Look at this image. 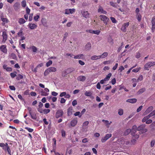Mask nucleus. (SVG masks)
Masks as SVG:
<instances>
[{
	"mask_svg": "<svg viewBox=\"0 0 155 155\" xmlns=\"http://www.w3.org/2000/svg\"><path fill=\"white\" fill-rule=\"evenodd\" d=\"M155 65V61L149 62L146 63L144 65V68L145 70H149V68Z\"/></svg>",
	"mask_w": 155,
	"mask_h": 155,
	"instance_id": "nucleus-1",
	"label": "nucleus"
},
{
	"mask_svg": "<svg viewBox=\"0 0 155 155\" xmlns=\"http://www.w3.org/2000/svg\"><path fill=\"white\" fill-rule=\"evenodd\" d=\"M101 20L103 21V22L106 25L108 24V22L109 21V19L105 15H101L100 16Z\"/></svg>",
	"mask_w": 155,
	"mask_h": 155,
	"instance_id": "nucleus-2",
	"label": "nucleus"
},
{
	"mask_svg": "<svg viewBox=\"0 0 155 155\" xmlns=\"http://www.w3.org/2000/svg\"><path fill=\"white\" fill-rule=\"evenodd\" d=\"M49 90L47 88H45L44 89H41L40 91L41 95V96H46L49 94Z\"/></svg>",
	"mask_w": 155,
	"mask_h": 155,
	"instance_id": "nucleus-3",
	"label": "nucleus"
},
{
	"mask_svg": "<svg viewBox=\"0 0 155 155\" xmlns=\"http://www.w3.org/2000/svg\"><path fill=\"white\" fill-rule=\"evenodd\" d=\"M145 126V125L143 124L139 126L137 128V130L138 131L141 130L142 133H144L147 131V129L144 128Z\"/></svg>",
	"mask_w": 155,
	"mask_h": 155,
	"instance_id": "nucleus-4",
	"label": "nucleus"
},
{
	"mask_svg": "<svg viewBox=\"0 0 155 155\" xmlns=\"http://www.w3.org/2000/svg\"><path fill=\"white\" fill-rule=\"evenodd\" d=\"M112 136L111 134H107L105 135L104 137H103L101 139V141L102 143L105 142L108 139Z\"/></svg>",
	"mask_w": 155,
	"mask_h": 155,
	"instance_id": "nucleus-5",
	"label": "nucleus"
},
{
	"mask_svg": "<svg viewBox=\"0 0 155 155\" xmlns=\"http://www.w3.org/2000/svg\"><path fill=\"white\" fill-rule=\"evenodd\" d=\"M129 23L128 22L123 25L120 28L121 30L124 32H126L127 31V28L129 25Z\"/></svg>",
	"mask_w": 155,
	"mask_h": 155,
	"instance_id": "nucleus-6",
	"label": "nucleus"
},
{
	"mask_svg": "<svg viewBox=\"0 0 155 155\" xmlns=\"http://www.w3.org/2000/svg\"><path fill=\"white\" fill-rule=\"evenodd\" d=\"M75 12V9L74 8L66 9L65 10V14L69 15L70 14H72Z\"/></svg>",
	"mask_w": 155,
	"mask_h": 155,
	"instance_id": "nucleus-7",
	"label": "nucleus"
},
{
	"mask_svg": "<svg viewBox=\"0 0 155 155\" xmlns=\"http://www.w3.org/2000/svg\"><path fill=\"white\" fill-rule=\"evenodd\" d=\"M63 111L62 110H57L56 114V117L58 118L61 117L63 115Z\"/></svg>",
	"mask_w": 155,
	"mask_h": 155,
	"instance_id": "nucleus-8",
	"label": "nucleus"
},
{
	"mask_svg": "<svg viewBox=\"0 0 155 155\" xmlns=\"http://www.w3.org/2000/svg\"><path fill=\"white\" fill-rule=\"evenodd\" d=\"M1 19L2 21V24L3 25L5 24L8 23L9 22L7 18H4V16L2 14V15L1 16Z\"/></svg>",
	"mask_w": 155,
	"mask_h": 155,
	"instance_id": "nucleus-9",
	"label": "nucleus"
},
{
	"mask_svg": "<svg viewBox=\"0 0 155 155\" xmlns=\"http://www.w3.org/2000/svg\"><path fill=\"white\" fill-rule=\"evenodd\" d=\"M2 36L3 37L2 42L4 43H5L7 38V35L5 31H3Z\"/></svg>",
	"mask_w": 155,
	"mask_h": 155,
	"instance_id": "nucleus-10",
	"label": "nucleus"
},
{
	"mask_svg": "<svg viewBox=\"0 0 155 155\" xmlns=\"http://www.w3.org/2000/svg\"><path fill=\"white\" fill-rule=\"evenodd\" d=\"M98 12L99 13L105 15H106L107 14V12L106 11L104 10L103 8L100 6H99V8L98 9Z\"/></svg>",
	"mask_w": 155,
	"mask_h": 155,
	"instance_id": "nucleus-11",
	"label": "nucleus"
},
{
	"mask_svg": "<svg viewBox=\"0 0 155 155\" xmlns=\"http://www.w3.org/2000/svg\"><path fill=\"white\" fill-rule=\"evenodd\" d=\"M28 26L31 29H33L36 28L37 27V25L35 24L29 23Z\"/></svg>",
	"mask_w": 155,
	"mask_h": 155,
	"instance_id": "nucleus-12",
	"label": "nucleus"
},
{
	"mask_svg": "<svg viewBox=\"0 0 155 155\" xmlns=\"http://www.w3.org/2000/svg\"><path fill=\"white\" fill-rule=\"evenodd\" d=\"M13 7L15 10L18 11L20 7V4L18 2L15 3L13 5Z\"/></svg>",
	"mask_w": 155,
	"mask_h": 155,
	"instance_id": "nucleus-13",
	"label": "nucleus"
},
{
	"mask_svg": "<svg viewBox=\"0 0 155 155\" xmlns=\"http://www.w3.org/2000/svg\"><path fill=\"white\" fill-rule=\"evenodd\" d=\"M78 121L77 119H74L72 120L71 122L70 125L71 127H74L77 124Z\"/></svg>",
	"mask_w": 155,
	"mask_h": 155,
	"instance_id": "nucleus-14",
	"label": "nucleus"
},
{
	"mask_svg": "<svg viewBox=\"0 0 155 155\" xmlns=\"http://www.w3.org/2000/svg\"><path fill=\"white\" fill-rule=\"evenodd\" d=\"M1 51L3 53H6L7 52V49L6 48V46L5 45H2L0 47Z\"/></svg>",
	"mask_w": 155,
	"mask_h": 155,
	"instance_id": "nucleus-15",
	"label": "nucleus"
},
{
	"mask_svg": "<svg viewBox=\"0 0 155 155\" xmlns=\"http://www.w3.org/2000/svg\"><path fill=\"white\" fill-rule=\"evenodd\" d=\"M41 21L42 24L44 26H47V21L46 18H42L41 19Z\"/></svg>",
	"mask_w": 155,
	"mask_h": 155,
	"instance_id": "nucleus-16",
	"label": "nucleus"
},
{
	"mask_svg": "<svg viewBox=\"0 0 155 155\" xmlns=\"http://www.w3.org/2000/svg\"><path fill=\"white\" fill-rule=\"evenodd\" d=\"M137 130V126L136 125H134L133 126L132 129L131 130L132 135H133V134H135Z\"/></svg>",
	"mask_w": 155,
	"mask_h": 155,
	"instance_id": "nucleus-17",
	"label": "nucleus"
},
{
	"mask_svg": "<svg viewBox=\"0 0 155 155\" xmlns=\"http://www.w3.org/2000/svg\"><path fill=\"white\" fill-rule=\"evenodd\" d=\"M8 146V144L7 143L5 144L2 143H0V147H2L5 151H6V148Z\"/></svg>",
	"mask_w": 155,
	"mask_h": 155,
	"instance_id": "nucleus-18",
	"label": "nucleus"
},
{
	"mask_svg": "<svg viewBox=\"0 0 155 155\" xmlns=\"http://www.w3.org/2000/svg\"><path fill=\"white\" fill-rule=\"evenodd\" d=\"M82 14L83 16L86 18H87L89 17V14L87 11H83L82 12Z\"/></svg>",
	"mask_w": 155,
	"mask_h": 155,
	"instance_id": "nucleus-19",
	"label": "nucleus"
},
{
	"mask_svg": "<svg viewBox=\"0 0 155 155\" xmlns=\"http://www.w3.org/2000/svg\"><path fill=\"white\" fill-rule=\"evenodd\" d=\"M137 101V99L136 98L130 99L127 100L126 102L131 103H134Z\"/></svg>",
	"mask_w": 155,
	"mask_h": 155,
	"instance_id": "nucleus-20",
	"label": "nucleus"
},
{
	"mask_svg": "<svg viewBox=\"0 0 155 155\" xmlns=\"http://www.w3.org/2000/svg\"><path fill=\"white\" fill-rule=\"evenodd\" d=\"M74 59H83L84 58V56L83 54H81L74 56Z\"/></svg>",
	"mask_w": 155,
	"mask_h": 155,
	"instance_id": "nucleus-21",
	"label": "nucleus"
},
{
	"mask_svg": "<svg viewBox=\"0 0 155 155\" xmlns=\"http://www.w3.org/2000/svg\"><path fill=\"white\" fill-rule=\"evenodd\" d=\"M86 77L84 76H80L77 78L78 81H83L86 79Z\"/></svg>",
	"mask_w": 155,
	"mask_h": 155,
	"instance_id": "nucleus-22",
	"label": "nucleus"
},
{
	"mask_svg": "<svg viewBox=\"0 0 155 155\" xmlns=\"http://www.w3.org/2000/svg\"><path fill=\"white\" fill-rule=\"evenodd\" d=\"M153 109V107L152 106H150L146 110L145 113L147 114L150 113V111H152Z\"/></svg>",
	"mask_w": 155,
	"mask_h": 155,
	"instance_id": "nucleus-23",
	"label": "nucleus"
},
{
	"mask_svg": "<svg viewBox=\"0 0 155 155\" xmlns=\"http://www.w3.org/2000/svg\"><path fill=\"white\" fill-rule=\"evenodd\" d=\"M108 55V53L107 52L103 53L102 55H100V58H105Z\"/></svg>",
	"mask_w": 155,
	"mask_h": 155,
	"instance_id": "nucleus-24",
	"label": "nucleus"
},
{
	"mask_svg": "<svg viewBox=\"0 0 155 155\" xmlns=\"http://www.w3.org/2000/svg\"><path fill=\"white\" fill-rule=\"evenodd\" d=\"M18 22L20 24H22L25 23L26 22V21L23 18H20L18 19Z\"/></svg>",
	"mask_w": 155,
	"mask_h": 155,
	"instance_id": "nucleus-25",
	"label": "nucleus"
},
{
	"mask_svg": "<svg viewBox=\"0 0 155 155\" xmlns=\"http://www.w3.org/2000/svg\"><path fill=\"white\" fill-rule=\"evenodd\" d=\"M100 56H99L94 55L91 57V59L92 60H95L100 59Z\"/></svg>",
	"mask_w": 155,
	"mask_h": 155,
	"instance_id": "nucleus-26",
	"label": "nucleus"
},
{
	"mask_svg": "<svg viewBox=\"0 0 155 155\" xmlns=\"http://www.w3.org/2000/svg\"><path fill=\"white\" fill-rule=\"evenodd\" d=\"M112 75V74L111 73L108 74L106 76V77L104 78V80L106 81H108L110 79V77Z\"/></svg>",
	"mask_w": 155,
	"mask_h": 155,
	"instance_id": "nucleus-27",
	"label": "nucleus"
},
{
	"mask_svg": "<svg viewBox=\"0 0 155 155\" xmlns=\"http://www.w3.org/2000/svg\"><path fill=\"white\" fill-rule=\"evenodd\" d=\"M72 107H69L68 109V114L69 116L72 114Z\"/></svg>",
	"mask_w": 155,
	"mask_h": 155,
	"instance_id": "nucleus-28",
	"label": "nucleus"
},
{
	"mask_svg": "<svg viewBox=\"0 0 155 155\" xmlns=\"http://www.w3.org/2000/svg\"><path fill=\"white\" fill-rule=\"evenodd\" d=\"M16 76V79L17 80H19L23 78V76L20 74H17Z\"/></svg>",
	"mask_w": 155,
	"mask_h": 155,
	"instance_id": "nucleus-29",
	"label": "nucleus"
},
{
	"mask_svg": "<svg viewBox=\"0 0 155 155\" xmlns=\"http://www.w3.org/2000/svg\"><path fill=\"white\" fill-rule=\"evenodd\" d=\"M86 49L87 50H89L91 48V45L90 43H88L86 45Z\"/></svg>",
	"mask_w": 155,
	"mask_h": 155,
	"instance_id": "nucleus-30",
	"label": "nucleus"
},
{
	"mask_svg": "<svg viewBox=\"0 0 155 155\" xmlns=\"http://www.w3.org/2000/svg\"><path fill=\"white\" fill-rule=\"evenodd\" d=\"M84 94L87 96L90 97L92 95V93L90 91H86L84 93Z\"/></svg>",
	"mask_w": 155,
	"mask_h": 155,
	"instance_id": "nucleus-31",
	"label": "nucleus"
},
{
	"mask_svg": "<svg viewBox=\"0 0 155 155\" xmlns=\"http://www.w3.org/2000/svg\"><path fill=\"white\" fill-rule=\"evenodd\" d=\"M136 17L139 21H140L141 19V15L140 14H137L136 15Z\"/></svg>",
	"mask_w": 155,
	"mask_h": 155,
	"instance_id": "nucleus-32",
	"label": "nucleus"
},
{
	"mask_svg": "<svg viewBox=\"0 0 155 155\" xmlns=\"http://www.w3.org/2000/svg\"><path fill=\"white\" fill-rule=\"evenodd\" d=\"M102 121L105 124L106 126H107V127L108 128L109 127V122L108 120H102Z\"/></svg>",
	"mask_w": 155,
	"mask_h": 155,
	"instance_id": "nucleus-33",
	"label": "nucleus"
},
{
	"mask_svg": "<svg viewBox=\"0 0 155 155\" xmlns=\"http://www.w3.org/2000/svg\"><path fill=\"white\" fill-rule=\"evenodd\" d=\"M145 91V88H142L140 89L138 91L137 93L138 94H142L143 92Z\"/></svg>",
	"mask_w": 155,
	"mask_h": 155,
	"instance_id": "nucleus-34",
	"label": "nucleus"
},
{
	"mask_svg": "<svg viewBox=\"0 0 155 155\" xmlns=\"http://www.w3.org/2000/svg\"><path fill=\"white\" fill-rule=\"evenodd\" d=\"M50 72H54L56 71L57 69L56 68L54 67H50L48 68Z\"/></svg>",
	"mask_w": 155,
	"mask_h": 155,
	"instance_id": "nucleus-35",
	"label": "nucleus"
},
{
	"mask_svg": "<svg viewBox=\"0 0 155 155\" xmlns=\"http://www.w3.org/2000/svg\"><path fill=\"white\" fill-rule=\"evenodd\" d=\"M22 6L23 8H25L26 6V2L25 0H23L21 2Z\"/></svg>",
	"mask_w": 155,
	"mask_h": 155,
	"instance_id": "nucleus-36",
	"label": "nucleus"
},
{
	"mask_svg": "<svg viewBox=\"0 0 155 155\" xmlns=\"http://www.w3.org/2000/svg\"><path fill=\"white\" fill-rule=\"evenodd\" d=\"M50 71L49 69V68H48L47 70H46L44 72V75L45 76H47L50 73Z\"/></svg>",
	"mask_w": 155,
	"mask_h": 155,
	"instance_id": "nucleus-37",
	"label": "nucleus"
},
{
	"mask_svg": "<svg viewBox=\"0 0 155 155\" xmlns=\"http://www.w3.org/2000/svg\"><path fill=\"white\" fill-rule=\"evenodd\" d=\"M16 72L15 71L13 73H11L10 75L12 78H13L16 76Z\"/></svg>",
	"mask_w": 155,
	"mask_h": 155,
	"instance_id": "nucleus-38",
	"label": "nucleus"
},
{
	"mask_svg": "<svg viewBox=\"0 0 155 155\" xmlns=\"http://www.w3.org/2000/svg\"><path fill=\"white\" fill-rule=\"evenodd\" d=\"M50 111L49 109H44L43 110V113L45 114H46L49 113Z\"/></svg>",
	"mask_w": 155,
	"mask_h": 155,
	"instance_id": "nucleus-39",
	"label": "nucleus"
},
{
	"mask_svg": "<svg viewBox=\"0 0 155 155\" xmlns=\"http://www.w3.org/2000/svg\"><path fill=\"white\" fill-rule=\"evenodd\" d=\"M110 5L113 6L114 7H116L117 6V5H116V3H114L113 2H110Z\"/></svg>",
	"mask_w": 155,
	"mask_h": 155,
	"instance_id": "nucleus-40",
	"label": "nucleus"
},
{
	"mask_svg": "<svg viewBox=\"0 0 155 155\" xmlns=\"http://www.w3.org/2000/svg\"><path fill=\"white\" fill-rule=\"evenodd\" d=\"M30 114L32 119H36V117L35 114L31 113Z\"/></svg>",
	"mask_w": 155,
	"mask_h": 155,
	"instance_id": "nucleus-41",
	"label": "nucleus"
},
{
	"mask_svg": "<svg viewBox=\"0 0 155 155\" xmlns=\"http://www.w3.org/2000/svg\"><path fill=\"white\" fill-rule=\"evenodd\" d=\"M52 63V61L51 60H49L46 64V66L48 67L50 66Z\"/></svg>",
	"mask_w": 155,
	"mask_h": 155,
	"instance_id": "nucleus-42",
	"label": "nucleus"
},
{
	"mask_svg": "<svg viewBox=\"0 0 155 155\" xmlns=\"http://www.w3.org/2000/svg\"><path fill=\"white\" fill-rule=\"evenodd\" d=\"M150 118L148 116L145 117H144L142 119V121L143 122H146L148 119Z\"/></svg>",
	"mask_w": 155,
	"mask_h": 155,
	"instance_id": "nucleus-43",
	"label": "nucleus"
},
{
	"mask_svg": "<svg viewBox=\"0 0 155 155\" xmlns=\"http://www.w3.org/2000/svg\"><path fill=\"white\" fill-rule=\"evenodd\" d=\"M143 79V77L142 75H140L137 80V82L142 81Z\"/></svg>",
	"mask_w": 155,
	"mask_h": 155,
	"instance_id": "nucleus-44",
	"label": "nucleus"
},
{
	"mask_svg": "<svg viewBox=\"0 0 155 155\" xmlns=\"http://www.w3.org/2000/svg\"><path fill=\"white\" fill-rule=\"evenodd\" d=\"M6 151L8 152V153L9 154V155H11V151L10 150L9 147L8 146L6 148Z\"/></svg>",
	"mask_w": 155,
	"mask_h": 155,
	"instance_id": "nucleus-45",
	"label": "nucleus"
},
{
	"mask_svg": "<svg viewBox=\"0 0 155 155\" xmlns=\"http://www.w3.org/2000/svg\"><path fill=\"white\" fill-rule=\"evenodd\" d=\"M124 113L123 110L121 109H119L118 110V114L120 115H122Z\"/></svg>",
	"mask_w": 155,
	"mask_h": 155,
	"instance_id": "nucleus-46",
	"label": "nucleus"
},
{
	"mask_svg": "<svg viewBox=\"0 0 155 155\" xmlns=\"http://www.w3.org/2000/svg\"><path fill=\"white\" fill-rule=\"evenodd\" d=\"M154 115H155V110L153 111L149 114L148 115V116L150 118V117Z\"/></svg>",
	"mask_w": 155,
	"mask_h": 155,
	"instance_id": "nucleus-47",
	"label": "nucleus"
},
{
	"mask_svg": "<svg viewBox=\"0 0 155 155\" xmlns=\"http://www.w3.org/2000/svg\"><path fill=\"white\" fill-rule=\"evenodd\" d=\"M40 18V16L38 15H37L35 16H34V20L36 21H38V19L39 18Z\"/></svg>",
	"mask_w": 155,
	"mask_h": 155,
	"instance_id": "nucleus-48",
	"label": "nucleus"
},
{
	"mask_svg": "<svg viewBox=\"0 0 155 155\" xmlns=\"http://www.w3.org/2000/svg\"><path fill=\"white\" fill-rule=\"evenodd\" d=\"M25 129L27 130L29 132H32L34 131L33 129L28 127H25Z\"/></svg>",
	"mask_w": 155,
	"mask_h": 155,
	"instance_id": "nucleus-49",
	"label": "nucleus"
},
{
	"mask_svg": "<svg viewBox=\"0 0 155 155\" xmlns=\"http://www.w3.org/2000/svg\"><path fill=\"white\" fill-rule=\"evenodd\" d=\"M93 32L94 34L99 35L101 32V31L99 30H94Z\"/></svg>",
	"mask_w": 155,
	"mask_h": 155,
	"instance_id": "nucleus-50",
	"label": "nucleus"
},
{
	"mask_svg": "<svg viewBox=\"0 0 155 155\" xmlns=\"http://www.w3.org/2000/svg\"><path fill=\"white\" fill-rule=\"evenodd\" d=\"M110 19L113 23H117V21L113 17H110Z\"/></svg>",
	"mask_w": 155,
	"mask_h": 155,
	"instance_id": "nucleus-51",
	"label": "nucleus"
},
{
	"mask_svg": "<svg viewBox=\"0 0 155 155\" xmlns=\"http://www.w3.org/2000/svg\"><path fill=\"white\" fill-rule=\"evenodd\" d=\"M31 49H32V51L34 52H36L37 50V48L34 46H32Z\"/></svg>",
	"mask_w": 155,
	"mask_h": 155,
	"instance_id": "nucleus-52",
	"label": "nucleus"
},
{
	"mask_svg": "<svg viewBox=\"0 0 155 155\" xmlns=\"http://www.w3.org/2000/svg\"><path fill=\"white\" fill-rule=\"evenodd\" d=\"M80 112H76L74 114V115L75 116H78L79 117H81L82 116V115H80Z\"/></svg>",
	"mask_w": 155,
	"mask_h": 155,
	"instance_id": "nucleus-53",
	"label": "nucleus"
},
{
	"mask_svg": "<svg viewBox=\"0 0 155 155\" xmlns=\"http://www.w3.org/2000/svg\"><path fill=\"white\" fill-rule=\"evenodd\" d=\"M155 140H151L150 143V147H153L155 144Z\"/></svg>",
	"mask_w": 155,
	"mask_h": 155,
	"instance_id": "nucleus-54",
	"label": "nucleus"
},
{
	"mask_svg": "<svg viewBox=\"0 0 155 155\" xmlns=\"http://www.w3.org/2000/svg\"><path fill=\"white\" fill-rule=\"evenodd\" d=\"M140 68L139 67V68L133 69L132 71L134 72H137L140 70Z\"/></svg>",
	"mask_w": 155,
	"mask_h": 155,
	"instance_id": "nucleus-55",
	"label": "nucleus"
},
{
	"mask_svg": "<svg viewBox=\"0 0 155 155\" xmlns=\"http://www.w3.org/2000/svg\"><path fill=\"white\" fill-rule=\"evenodd\" d=\"M21 39H20V41L19 42V44H20L21 43V41H22V43H23L24 42V41H23V40H24L25 39V37L23 36H21Z\"/></svg>",
	"mask_w": 155,
	"mask_h": 155,
	"instance_id": "nucleus-56",
	"label": "nucleus"
},
{
	"mask_svg": "<svg viewBox=\"0 0 155 155\" xmlns=\"http://www.w3.org/2000/svg\"><path fill=\"white\" fill-rule=\"evenodd\" d=\"M130 132L131 133V130L130 129H128L125 132V135L128 134Z\"/></svg>",
	"mask_w": 155,
	"mask_h": 155,
	"instance_id": "nucleus-57",
	"label": "nucleus"
},
{
	"mask_svg": "<svg viewBox=\"0 0 155 155\" xmlns=\"http://www.w3.org/2000/svg\"><path fill=\"white\" fill-rule=\"evenodd\" d=\"M22 33H23V31H22V29H21L20 30V31H19V32H18V35L19 36H21L22 35Z\"/></svg>",
	"mask_w": 155,
	"mask_h": 155,
	"instance_id": "nucleus-58",
	"label": "nucleus"
},
{
	"mask_svg": "<svg viewBox=\"0 0 155 155\" xmlns=\"http://www.w3.org/2000/svg\"><path fill=\"white\" fill-rule=\"evenodd\" d=\"M132 135L136 140L138 139L139 137V135L138 134L135 135L134 134H133Z\"/></svg>",
	"mask_w": 155,
	"mask_h": 155,
	"instance_id": "nucleus-59",
	"label": "nucleus"
},
{
	"mask_svg": "<svg viewBox=\"0 0 155 155\" xmlns=\"http://www.w3.org/2000/svg\"><path fill=\"white\" fill-rule=\"evenodd\" d=\"M66 92H61L60 93V97H62L63 96H65V94H66Z\"/></svg>",
	"mask_w": 155,
	"mask_h": 155,
	"instance_id": "nucleus-60",
	"label": "nucleus"
},
{
	"mask_svg": "<svg viewBox=\"0 0 155 155\" xmlns=\"http://www.w3.org/2000/svg\"><path fill=\"white\" fill-rule=\"evenodd\" d=\"M88 121H86L84 122L83 124V127H85L87 126L89 124Z\"/></svg>",
	"mask_w": 155,
	"mask_h": 155,
	"instance_id": "nucleus-61",
	"label": "nucleus"
},
{
	"mask_svg": "<svg viewBox=\"0 0 155 155\" xmlns=\"http://www.w3.org/2000/svg\"><path fill=\"white\" fill-rule=\"evenodd\" d=\"M26 13L29 14L30 12V9L28 7H26Z\"/></svg>",
	"mask_w": 155,
	"mask_h": 155,
	"instance_id": "nucleus-62",
	"label": "nucleus"
},
{
	"mask_svg": "<svg viewBox=\"0 0 155 155\" xmlns=\"http://www.w3.org/2000/svg\"><path fill=\"white\" fill-rule=\"evenodd\" d=\"M77 104V101L75 100H74L72 102V105L73 106H75Z\"/></svg>",
	"mask_w": 155,
	"mask_h": 155,
	"instance_id": "nucleus-63",
	"label": "nucleus"
},
{
	"mask_svg": "<svg viewBox=\"0 0 155 155\" xmlns=\"http://www.w3.org/2000/svg\"><path fill=\"white\" fill-rule=\"evenodd\" d=\"M152 24H155V16L153 17L151 21Z\"/></svg>",
	"mask_w": 155,
	"mask_h": 155,
	"instance_id": "nucleus-64",
	"label": "nucleus"
}]
</instances>
